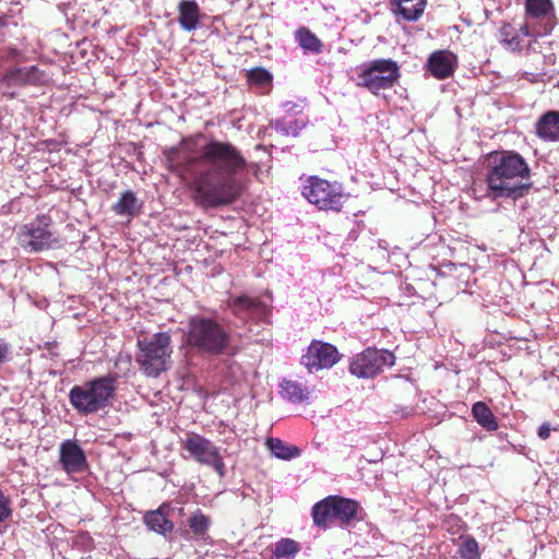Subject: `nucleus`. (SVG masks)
<instances>
[{
  "label": "nucleus",
  "mask_w": 559,
  "mask_h": 559,
  "mask_svg": "<svg viewBox=\"0 0 559 559\" xmlns=\"http://www.w3.org/2000/svg\"><path fill=\"white\" fill-rule=\"evenodd\" d=\"M248 167L247 159L230 142L211 140L199 155L182 165V175L191 178L193 201L203 209L226 206L241 193L236 176Z\"/></svg>",
  "instance_id": "nucleus-1"
},
{
  "label": "nucleus",
  "mask_w": 559,
  "mask_h": 559,
  "mask_svg": "<svg viewBox=\"0 0 559 559\" xmlns=\"http://www.w3.org/2000/svg\"><path fill=\"white\" fill-rule=\"evenodd\" d=\"M486 182L493 199H518L533 186L528 164L514 151H503L490 157Z\"/></svg>",
  "instance_id": "nucleus-2"
},
{
  "label": "nucleus",
  "mask_w": 559,
  "mask_h": 559,
  "mask_svg": "<svg viewBox=\"0 0 559 559\" xmlns=\"http://www.w3.org/2000/svg\"><path fill=\"white\" fill-rule=\"evenodd\" d=\"M187 348L201 357L225 355L231 344V333L216 317L191 316L183 333Z\"/></svg>",
  "instance_id": "nucleus-3"
},
{
  "label": "nucleus",
  "mask_w": 559,
  "mask_h": 559,
  "mask_svg": "<svg viewBox=\"0 0 559 559\" xmlns=\"http://www.w3.org/2000/svg\"><path fill=\"white\" fill-rule=\"evenodd\" d=\"M116 390L117 376L108 373L72 386L69 402L81 415L95 414L109 405Z\"/></svg>",
  "instance_id": "nucleus-4"
},
{
  "label": "nucleus",
  "mask_w": 559,
  "mask_h": 559,
  "mask_svg": "<svg viewBox=\"0 0 559 559\" xmlns=\"http://www.w3.org/2000/svg\"><path fill=\"white\" fill-rule=\"evenodd\" d=\"M171 337L167 332H158L150 337L138 340L135 362L146 377L157 378L171 367Z\"/></svg>",
  "instance_id": "nucleus-5"
},
{
  "label": "nucleus",
  "mask_w": 559,
  "mask_h": 559,
  "mask_svg": "<svg viewBox=\"0 0 559 559\" xmlns=\"http://www.w3.org/2000/svg\"><path fill=\"white\" fill-rule=\"evenodd\" d=\"M399 79L400 68L394 60L374 59L360 66L357 85L377 95L393 87Z\"/></svg>",
  "instance_id": "nucleus-6"
},
{
  "label": "nucleus",
  "mask_w": 559,
  "mask_h": 559,
  "mask_svg": "<svg viewBox=\"0 0 559 559\" xmlns=\"http://www.w3.org/2000/svg\"><path fill=\"white\" fill-rule=\"evenodd\" d=\"M302 195L319 210L340 212L348 194L342 183L310 176L302 187Z\"/></svg>",
  "instance_id": "nucleus-7"
},
{
  "label": "nucleus",
  "mask_w": 559,
  "mask_h": 559,
  "mask_svg": "<svg viewBox=\"0 0 559 559\" xmlns=\"http://www.w3.org/2000/svg\"><path fill=\"white\" fill-rule=\"evenodd\" d=\"M16 237L19 245L27 253H38L60 246L58 237L49 229V218L45 215L22 225Z\"/></svg>",
  "instance_id": "nucleus-8"
},
{
  "label": "nucleus",
  "mask_w": 559,
  "mask_h": 559,
  "mask_svg": "<svg viewBox=\"0 0 559 559\" xmlns=\"http://www.w3.org/2000/svg\"><path fill=\"white\" fill-rule=\"evenodd\" d=\"M50 80L49 74L37 66L12 67L3 73L0 80V88L4 96L14 98L16 96V88L28 85H46Z\"/></svg>",
  "instance_id": "nucleus-9"
},
{
  "label": "nucleus",
  "mask_w": 559,
  "mask_h": 559,
  "mask_svg": "<svg viewBox=\"0 0 559 559\" xmlns=\"http://www.w3.org/2000/svg\"><path fill=\"white\" fill-rule=\"evenodd\" d=\"M395 356L386 349L368 347L357 354L349 366V371L357 378L369 379L382 372L384 368L392 367Z\"/></svg>",
  "instance_id": "nucleus-10"
},
{
  "label": "nucleus",
  "mask_w": 559,
  "mask_h": 559,
  "mask_svg": "<svg viewBox=\"0 0 559 559\" xmlns=\"http://www.w3.org/2000/svg\"><path fill=\"white\" fill-rule=\"evenodd\" d=\"M341 359L337 348L326 342L313 340L300 358V364L309 371L330 369Z\"/></svg>",
  "instance_id": "nucleus-11"
},
{
  "label": "nucleus",
  "mask_w": 559,
  "mask_h": 559,
  "mask_svg": "<svg viewBox=\"0 0 559 559\" xmlns=\"http://www.w3.org/2000/svg\"><path fill=\"white\" fill-rule=\"evenodd\" d=\"M59 463L68 474H80L87 469L88 462L84 450L76 440L67 439L59 445Z\"/></svg>",
  "instance_id": "nucleus-12"
},
{
  "label": "nucleus",
  "mask_w": 559,
  "mask_h": 559,
  "mask_svg": "<svg viewBox=\"0 0 559 559\" xmlns=\"http://www.w3.org/2000/svg\"><path fill=\"white\" fill-rule=\"evenodd\" d=\"M228 308L234 316L241 320H247L248 318L252 320H265L269 314V308L265 304L246 295L229 299Z\"/></svg>",
  "instance_id": "nucleus-13"
},
{
  "label": "nucleus",
  "mask_w": 559,
  "mask_h": 559,
  "mask_svg": "<svg viewBox=\"0 0 559 559\" xmlns=\"http://www.w3.org/2000/svg\"><path fill=\"white\" fill-rule=\"evenodd\" d=\"M182 449L189 456L200 464L205 465L218 453L217 447L209 439L198 435L190 433L182 440Z\"/></svg>",
  "instance_id": "nucleus-14"
},
{
  "label": "nucleus",
  "mask_w": 559,
  "mask_h": 559,
  "mask_svg": "<svg viewBox=\"0 0 559 559\" xmlns=\"http://www.w3.org/2000/svg\"><path fill=\"white\" fill-rule=\"evenodd\" d=\"M456 63V57L447 50H438L430 55L427 61L430 73L439 80L452 75Z\"/></svg>",
  "instance_id": "nucleus-15"
},
{
  "label": "nucleus",
  "mask_w": 559,
  "mask_h": 559,
  "mask_svg": "<svg viewBox=\"0 0 559 559\" xmlns=\"http://www.w3.org/2000/svg\"><path fill=\"white\" fill-rule=\"evenodd\" d=\"M178 22L186 32L195 31L200 24L201 10L194 0H181L178 4Z\"/></svg>",
  "instance_id": "nucleus-16"
},
{
  "label": "nucleus",
  "mask_w": 559,
  "mask_h": 559,
  "mask_svg": "<svg viewBox=\"0 0 559 559\" xmlns=\"http://www.w3.org/2000/svg\"><path fill=\"white\" fill-rule=\"evenodd\" d=\"M536 134L547 142L559 141V111L550 110L536 122Z\"/></svg>",
  "instance_id": "nucleus-17"
},
{
  "label": "nucleus",
  "mask_w": 559,
  "mask_h": 559,
  "mask_svg": "<svg viewBox=\"0 0 559 559\" xmlns=\"http://www.w3.org/2000/svg\"><path fill=\"white\" fill-rule=\"evenodd\" d=\"M308 122L309 120L306 117L283 116L281 118L272 119L270 126L276 132L285 136L296 138L307 127Z\"/></svg>",
  "instance_id": "nucleus-18"
},
{
  "label": "nucleus",
  "mask_w": 559,
  "mask_h": 559,
  "mask_svg": "<svg viewBox=\"0 0 559 559\" xmlns=\"http://www.w3.org/2000/svg\"><path fill=\"white\" fill-rule=\"evenodd\" d=\"M166 509H168V506L164 503L158 509L148 511L144 515L146 526L151 531L164 536L174 530L173 522L167 518Z\"/></svg>",
  "instance_id": "nucleus-19"
},
{
  "label": "nucleus",
  "mask_w": 559,
  "mask_h": 559,
  "mask_svg": "<svg viewBox=\"0 0 559 559\" xmlns=\"http://www.w3.org/2000/svg\"><path fill=\"white\" fill-rule=\"evenodd\" d=\"M393 12L407 22L419 20L427 5V0H391Z\"/></svg>",
  "instance_id": "nucleus-20"
},
{
  "label": "nucleus",
  "mask_w": 559,
  "mask_h": 559,
  "mask_svg": "<svg viewBox=\"0 0 559 559\" xmlns=\"http://www.w3.org/2000/svg\"><path fill=\"white\" fill-rule=\"evenodd\" d=\"M329 501L333 503L334 515L342 524H348L357 516L358 503L356 501L338 496H329Z\"/></svg>",
  "instance_id": "nucleus-21"
},
{
  "label": "nucleus",
  "mask_w": 559,
  "mask_h": 559,
  "mask_svg": "<svg viewBox=\"0 0 559 559\" xmlns=\"http://www.w3.org/2000/svg\"><path fill=\"white\" fill-rule=\"evenodd\" d=\"M333 508V503L329 501V497L314 503L311 511L314 525L320 528H326L336 520Z\"/></svg>",
  "instance_id": "nucleus-22"
},
{
  "label": "nucleus",
  "mask_w": 559,
  "mask_h": 559,
  "mask_svg": "<svg viewBox=\"0 0 559 559\" xmlns=\"http://www.w3.org/2000/svg\"><path fill=\"white\" fill-rule=\"evenodd\" d=\"M472 415L479 426L488 431H495L498 429V421L489 408L484 402H476L472 406Z\"/></svg>",
  "instance_id": "nucleus-23"
},
{
  "label": "nucleus",
  "mask_w": 559,
  "mask_h": 559,
  "mask_svg": "<svg viewBox=\"0 0 559 559\" xmlns=\"http://www.w3.org/2000/svg\"><path fill=\"white\" fill-rule=\"evenodd\" d=\"M141 209L135 193L131 190H127L121 193L118 202L112 205V211L120 216H133Z\"/></svg>",
  "instance_id": "nucleus-24"
},
{
  "label": "nucleus",
  "mask_w": 559,
  "mask_h": 559,
  "mask_svg": "<svg viewBox=\"0 0 559 559\" xmlns=\"http://www.w3.org/2000/svg\"><path fill=\"white\" fill-rule=\"evenodd\" d=\"M295 39L307 53L318 55L322 51V41L307 27H300L295 32Z\"/></svg>",
  "instance_id": "nucleus-25"
},
{
  "label": "nucleus",
  "mask_w": 559,
  "mask_h": 559,
  "mask_svg": "<svg viewBox=\"0 0 559 559\" xmlns=\"http://www.w3.org/2000/svg\"><path fill=\"white\" fill-rule=\"evenodd\" d=\"M266 445L271 453L281 460L289 461L300 455V449L296 445H289L278 438H269Z\"/></svg>",
  "instance_id": "nucleus-26"
},
{
  "label": "nucleus",
  "mask_w": 559,
  "mask_h": 559,
  "mask_svg": "<svg viewBox=\"0 0 559 559\" xmlns=\"http://www.w3.org/2000/svg\"><path fill=\"white\" fill-rule=\"evenodd\" d=\"M281 393L284 399L292 403H302L308 400L309 392L300 383L293 380H283Z\"/></svg>",
  "instance_id": "nucleus-27"
},
{
  "label": "nucleus",
  "mask_w": 559,
  "mask_h": 559,
  "mask_svg": "<svg viewBox=\"0 0 559 559\" xmlns=\"http://www.w3.org/2000/svg\"><path fill=\"white\" fill-rule=\"evenodd\" d=\"M300 551V545L290 538H281L272 549L271 559H295Z\"/></svg>",
  "instance_id": "nucleus-28"
},
{
  "label": "nucleus",
  "mask_w": 559,
  "mask_h": 559,
  "mask_svg": "<svg viewBox=\"0 0 559 559\" xmlns=\"http://www.w3.org/2000/svg\"><path fill=\"white\" fill-rule=\"evenodd\" d=\"M526 15L532 19H544L555 11L551 0H526Z\"/></svg>",
  "instance_id": "nucleus-29"
},
{
  "label": "nucleus",
  "mask_w": 559,
  "mask_h": 559,
  "mask_svg": "<svg viewBox=\"0 0 559 559\" xmlns=\"http://www.w3.org/2000/svg\"><path fill=\"white\" fill-rule=\"evenodd\" d=\"M190 530L197 538H203L211 525V520L201 510H197L188 520Z\"/></svg>",
  "instance_id": "nucleus-30"
},
{
  "label": "nucleus",
  "mask_w": 559,
  "mask_h": 559,
  "mask_svg": "<svg viewBox=\"0 0 559 559\" xmlns=\"http://www.w3.org/2000/svg\"><path fill=\"white\" fill-rule=\"evenodd\" d=\"M457 552L462 559H480L478 543L472 536L461 537Z\"/></svg>",
  "instance_id": "nucleus-31"
},
{
  "label": "nucleus",
  "mask_w": 559,
  "mask_h": 559,
  "mask_svg": "<svg viewBox=\"0 0 559 559\" xmlns=\"http://www.w3.org/2000/svg\"><path fill=\"white\" fill-rule=\"evenodd\" d=\"M248 80L254 84L266 85L272 81V75L265 69L255 68L249 71Z\"/></svg>",
  "instance_id": "nucleus-32"
},
{
  "label": "nucleus",
  "mask_w": 559,
  "mask_h": 559,
  "mask_svg": "<svg viewBox=\"0 0 559 559\" xmlns=\"http://www.w3.org/2000/svg\"><path fill=\"white\" fill-rule=\"evenodd\" d=\"M502 35H503L502 41L510 49H512V50H520L522 48V39H521L519 34L512 35L509 38V33L507 32L506 28H503Z\"/></svg>",
  "instance_id": "nucleus-33"
},
{
  "label": "nucleus",
  "mask_w": 559,
  "mask_h": 559,
  "mask_svg": "<svg viewBox=\"0 0 559 559\" xmlns=\"http://www.w3.org/2000/svg\"><path fill=\"white\" fill-rule=\"evenodd\" d=\"M284 116L296 117L302 112V106L294 102L283 103Z\"/></svg>",
  "instance_id": "nucleus-34"
},
{
  "label": "nucleus",
  "mask_w": 559,
  "mask_h": 559,
  "mask_svg": "<svg viewBox=\"0 0 559 559\" xmlns=\"http://www.w3.org/2000/svg\"><path fill=\"white\" fill-rule=\"evenodd\" d=\"M205 465L212 466L221 477L224 476L225 464L222 456L219 455V452L214 456V459L211 460V462L206 463Z\"/></svg>",
  "instance_id": "nucleus-35"
},
{
  "label": "nucleus",
  "mask_w": 559,
  "mask_h": 559,
  "mask_svg": "<svg viewBox=\"0 0 559 559\" xmlns=\"http://www.w3.org/2000/svg\"><path fill=\"white\" fill-rule=\"evenodd\" d=\"M550 431H551L550 425L548 423H544L539 426V428L537 430V435L542 440H546L549 438Z\"/></svg>",
  "instance_id": "nucleus-36"
},
{
  "label": "nucleus",
  "mask_w": 559,
  "mask_h": 559,
  "mask_svg": "<svg viewBox=\"0 0 559 559\" xmlns=\"http://www.w3.org/2000/svg\"><path fill=\"white\" fill-rule=\"evenodd\" d=\"M9 353V347L4 343H0V362L4 361L7 359Z\"/></svg>",
  "instance_id": "nucleus-37"
},
{
  "label": "nucleus",
  "mask_w": 559,
  "mask_h": 559,
  "mask_svg": "<svg viewBox=\"0 0 559 559\" xmlns=\"http://www.w3.org/2000/svg\"><path fill=\"white\" fill-rule=\"evenodd\" d=\"M520 37H530L532 36V33H531V29L527 25H523L521 26V28L519 29V33Z\"/></svg>",
  "instance_id": "nucleus-38"
}]
</instances>
